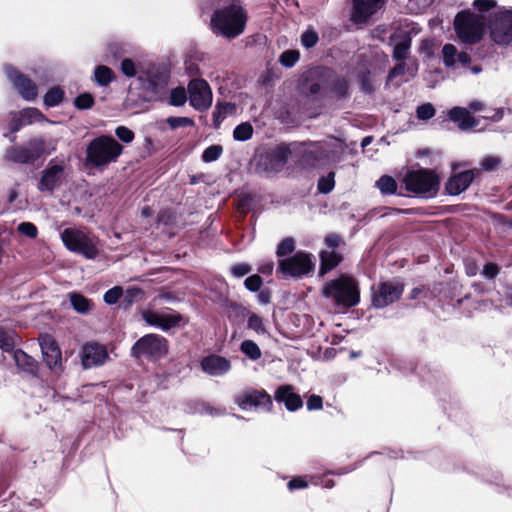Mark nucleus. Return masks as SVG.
Masks as SVG:
<instances>
[{
    "label": "nucleus",
    "mask_w": 512,
    "mask_h": 512,
    "mask_svg": "<svg viewBox=\"0 0 512 512\" xmlns=\"http://www.w3.org/2000/svg\"><path fill=\"white\" fill-rule=\"evenodd\" d=\"M327 157V151L323 144L293 142L290 144H281L269 150L259 161V168L268 175L280 172L290 158H296V161L303 165L314 166L315 163Z\"/></svg>",
    "instance_id": "obj_1"
},
{
    "label": "nucleus",
    "mask_w": 512,
    "mask_h": 512,
    "mask_svg": "<svg viewBox=\"0 0 512 512\" xmlns=\"http://www.w3.org/2000/svg\"><path fill=\"white\" fill-rule=\"evenodd\" d=\"M248 15L240 0H218L209 28L216 36L235 39L246 27Z\"/></svg>",
    "instance_id": "obj_2"
},
{
    "label": "nucleus",
    "mask_w": 512,
    "mask_h": 512,
    "mask_svg": "<svg viewBox=\"0 0 512 512\" xmlns=\"http://www.w3.org/2000/svg\"><path fill=\"white\" fill-rule=\"evenodd\" d=\"M123 146L112 136L100 135L89 142L86 148V162L94 168H104L117 161Z\"/></svg>",
    "instance_id": "obj_3"
},
{
    "label": "nucleus",
    "mask_w": 512,
    "mask_h": 512,
    "mask_svg": "<svg viewBox=\"0 0 512 512\" xmlns=\"http://www.w3.org/2000/svg\"><path fill=\"white\" fill-rule=\"evenodd\" d=\"M322 295L334 301L337 306L350 308L360 301V291L357 281L348 275L326 282L322 288Z\"/></svg>",
    "instance_id": "obj_4"
},
{
    "label": "nucleus",
    "mask_w": 512,
    "mask_h": 512,
    "mask_svg": "<svg viewBox=\"0 0 512 512\" xmlns=\"http://www.w3.org/2000/svg\"><path fill=\"white\" fill-rule=\"evenodd\" d=\"M56 148V139L33 137L23 145L8 148L5 157L15 163L31 164L44 155H50Z\"/></svg>",
    "instance_id": "obj_5"
},
{
    "label": "nucleus",
    "mask_w": 512,
    "mask_h": 512,
    "mask_svg": "<svg viewBox=\"0 0 512 512\" xmlns=\"http://www.w3.org/2000/svg\"><path fill=\"white\" fill-rule=\"evenodd\" d=\"M454 30L461 42L475 44L479 42L486 31V18L470 10L457 13L454 18Z\"/></svg>",
    "instance_id": "obj_6"
},
{
    "label": "nucleus",
    "mask_w": 512,
    "mask_h": 512,
    "mask_svg": "<svg viewBox=\"0 0 512 512\" xmlns=\"http://www.w3.org/2000/svg\"><path fill=\"white\" fill-rule=\"evenodd\" d=\"M60 237L68 250L86 259H95L99 255V240L91 233L77 228H66L60 233Z\"/></svg>",
    "instance_id": "obj_7"
},
{
    "label": "nucleus",
    "mask_w": 512,
    "mask_h": 512,
    "mask_svg": "<svg viewBox=\"0 0 512 512\" xmlns=\"http://www.w3.org/2000/svg\"><path fill=\"white\" fill-rule=\"evenodd\" d=\"M168 353V341L158 334H147L138 339L131 349V355L136 358H146L156 361Z\"/></svg>",
    "instance_id": "obj_8"
},
{
    "label": "nucleus",
    "mask_w": 512,
    "mask_h": 512,
    "mask_svg": "<svg viewBox=\"0 0 512 512\" xmlns=\"http://www.w3.org/2000/svg\"><path fill=\"white\" fill-rule=\"evenodd\" d=\"M406 189L424 198L436 195L439 188L438 176L430 170L410 172L405 177Z\"/></svg>",
    "instance_id": "obj_9"
},
{
    "label": "nucleus",
    "mask_w": 512,
    "mask_h": 512,
    "mask_svg": "<svg viewBox=\"0 0 512 512\" xmlns=\"http://www.w3.org/2000/svg\"><path fill=\"white\" fill-rule=\"evenodd\" d=\"M314 269V262L309 253L298 251L293 256L281 259L277 273L283 277L300 278L309 274Z\"/></svg>",
    "instance_id": "obj_10"
},
{
    "label": "nucleus",
    "mask_w": 512,
    "mask_h": 512,
    "mask_svg": "<svg viewBox=\"0 0 512 512\" xmlns=\"http://www.w3.org/2000/svg\"><path fill=\"white\" fill-rule=\"evenodd\" d=\"M141 316L148 325L157 327L163 331L178 327L183 320V316L180 313L169 308L162 310L146 309L142 311Z\"/></svg>",
    "instance_id": "obj_11"
},
{
    "label": "nucleus",
    "mask_w": 512,
    "mask_h": 512,
    "mask_svg": "<svg viewBox=\"0 0 512 512\" xmlns=\"http://www.w3.org/2000/svg\"><path fill=\"white\" fill-rule=\"evenodd\" d=\"M403 289V285L398 281L381 282L377 287H373V306L384 308L394 303L401 297Z\"/></svg>",
    "instance_id": "obj_12"
},
{
    "label": "nucleus",
    "mask_w": 512,
    "mask_h": 512,
    "mask_svg": "<svg viewBox=\"0 0 512 512\" xmlns=\"http://www.w3.org/2000/svg\"><path fill=\"white\" fill-rule=\"evenodd\" d=\"M138 80L143 89L157 94L167 84L168 74L165 69L151 64L140 68Z\"/></svg>",
    "instance_id": "obj_13"
},
{
    "label": "nucleus",
    "mask_w": 512,
    "mask_h": 512,
    "mask_svg": "<svg viewBox=\"0 0 512 512\" xmlns=\"http://www.w3.org/2000/svg\"><path fill=\"white\" fill-rule=\"evenodd\" d=\"M189 101L192 107L202 111L212 104V91L203 79H192L188 85Z\"/></svg>",
    "instance_id": "obj_14"
},
{
    "label": "nucleus",
    "mask_w": 512,
    "mask_h": 512,
    "mask_svg": "<svg viewBox=\"0 0 512 512\" xmlns=\"http://www.w3.org/2000/svg\"><path fill=\"white\" fill-rule=\"evenodd\" d=\"M63 179L64 164L51 160L41 173L38 189L41 192L52 193L61 185Z\"/></svg>",
    "instance_id": "obj_15"
},
{
    "label": "nucleus",
    "mask_w": 512,
    "mask_h": 512,
    "mask_svg": "<svg viewBox=\"0 0 512 512\" xmlns=\"http://www.w3.org/2000/svg\"><path fill=\"white\" fill-rule=\"evenodd\" d=\"M490 37L498 45L512 42V13L507 12L495 18L490 26Z\"/></svg>",
    "instance_id": "obj_16"
},
{
    "label": "nucleus",
    "mask_w": 512,
    "mask_h": 512,
    "mask_svg": "<svg viewBox=\"0 0 512 512\" xmlns=\"http://www.w3.org/2000/svg\"><path fill=\"white\" fill-rule=\"evenodd\" d=\"M235 402L243 410L252 407H263L269 410L272 406L270 395L264 390L256 389H247L240 392L235 397Z\"/></svg>",
    "instance_id": "obj_17"
},
{
    "label": "nucleus",
    "mask_w": 512,
    "mask_h": 512,
    "mask_svg": "<svg viewBox=\"0 0 512 512\" xmlns=\"http://www.w3.org/2000/svg\"><path fill=\"white\" fill-rule=\"evenodd\" d=\"M5 74L17 89L19 94L27 101H33L37 97V86L25 75L12 66H5Z\"/></svg>",
    "instance_id": "obj_18"
},
{
    "label": "nucleus",
    "mask_w": 512,
    "mask_h": 512,
    "mask_svg": "<svg viewBox=\"0 0 512 512\" xmlns=\"http://www.w3.org/2000/svg\"><path fill=\"white\" fill-rule=\"evenodd\" d=\"M39 344L46 365L53 371L60 369L61 351L55 339L49 334H44L39 337Z\"/></svg>",
    "instance_id": "obj_19"
},
{
    "label": "nucleus",
    "mask_w": 512,
    "mask_h": 512,
    "mask_svg": "<svg viewBox=\"0 0 512 512\" xmlns=\"http://www.w3.org/2000/svg\"><path fill=\"white\" fill-rule=\"evenodd\" d=\"M385 4V0H353L351 20L362 24L378 12Z\"/></svg>",
    "instance_id": "obj_20"
},
{
    "label": "nucleus",
    "mask_w": 512,
    "mask_h": 512,
    "mask_svg": "<svg viewBox=\"0 0 512 512\" xmlns=\"http://www.w3.org/2000/svg\"><path fill=\"white\" fill-rule=\"evenodd\" d=\"M108 353L105 346L90 342L82 348V365L84 368H91L105 363Z\"/></svg>",
    "instance_id": "obj_21"
},
{
    "label": "nucleus",
    "mask_w": 512,
    "mask_h": 512,
    "mask_svg": "<svg viewBox=\"0 0 512 512\" xmlns=\"http://www.w3.org/2000/svg\"><path fill=\"white\" fill-rule=\"evenodd\" d=\"M478 170H467L451 176L445 184V190L449 195L456 196L464 192L472 183Z\"/></svg>",
    "instance_id": "obj_22"
},
{
    "label": "nucleus",
    "mask_w": 512,
    "mask_h": 512,
    "mask_svg": "<svg viewBox=\"0 0 512 512\" xmlns=\"http://www.w3.org/2000/svg\"><path fill=\"white\" fill-rule=\"evenodd\" d=\"M202 370L210 376H223L231 370V362L219 355H208L201 361Z\"/></svg>",
    "instance_id": "obj_23"
},
{
    "label": "nucleus",
    "mask_w": 512,
    "mask_h": 512,
    "mask_svg": "<svg viewBox=\"0 0 512 512\" xmlns=\"http://www.w3.org/2000/svg\"><path fill=\"white\" fill-rule=\"evenodd\" d=\"M274 399L279 403H283L289 411H296L303 406L301 396L295 393L294 388L291 385H282L278 387L275 391Z\"/></svg>",
    "instance_id": "obj_24"
},
{
    "label": "nucleus",
    "mask_w": 512,
    "mask_h": 512,
    "mask_svg": "<svg viewBox=\"0 0 512 512\" xmlns=\"http://www.w3.org/2000/svg\"><path fill=\"white\" fill-rule=\"evenodd\" d=\"M397 64L388 74V80L392 81L394 78L398 76H407L405 81L416 76L418 71V62L415 59H409L408 62L406 60H396Z\"/></svg>",
    "instance_id": "obj_25"
},
{
    "label": "nucleus",
    "mask_w": 512,
    "mask_h": 512,
    "mask_svg": "<svg viewBox=\"0 0 512 512\" xmlns=\"http://www.w3.org/2000/svg\"><path fill=\"white\" fill-rule=\"evenodd\" d=\"M449 119L458 124L461 130H468L476 127L477 121L469 111L463 107H454L448 112Z\"/></svg>",
    "instance_id": "obj_26"
},
{
    "label": "nucleus",
    "mask_w": 512,
    "mask_h": 512,
    "mask_svg": "<svg viewBox=\"0 0 512 512\" xmlns=\"http://www.w3.org/2000/svg\"><path fill=\"white\" fill-rule=\"evenodd\" d=\"M320 274L324 275L335 268L342 260V255L337 250L326 249L320 253Z\"/></svg>",
    "instance_id": "obj_27"
},
{
    "label": "nucleus",
    "mask_w": 512,
    "mask_h": 512,
    "mask_svg": "<svg viewBox=\"0 0 512 512\" xmlns=\"http://www.w3.org/2000/svg\"><path fill=\"white\" fill-rule=\"evenodd\" d=\"M13 359L16 363V365L26 371V372H33L36 368V362L35 360L29 356L27 353H25L21 349L14 350L13 352Z\"/></svg>",
    "instance_id": "obj_28"
},
{
    "label": "nucleus",
    "mask_w": 512,
    "mask_h": 512,
    "mask_svg": "<svg viewBox=\"0 0 512 512\" xmlns=\"http://www.w3.org/2000/svg\"><path fill=\"white\" fill-rule=\"evenodd\" d=\"M411 48V38L408 35H404L394 45L393 59L394 60H406L408 59Z\"/></svg>",
    "instance_id": "obj_29"
},
{
    "label": "nucleus",
    "mask_w": 512,
    "mask_h": 512,
    "mask_svg": "<svg viewBox=\"0 0 512 512\" xmlns=\"http://www.w3.org/2000/svg\"><path fill=\"white\" fill-rule=\"evenodd\" d=\"M18 336L14 331L0 329V349L3 352L11 353L15 350Z\"/></svg>",
    "instance_id": "obj_30"
},
{
    "label": "nucleus",
    "mask_w": 512,
    "mask_h": 512,
    "mask_svg": "<svg viewBox=\"0 0 512 512\" xmlns=\"http://www.w3.org/2000/svg\"><path fill=\"white\" fill-rule=\"evenodd\" d=\"M21 116V121L24 122L25 126L31 125L33 123L47 121L45 116L42 114L40 110L37 108L29 107L21 110L19 112Z\"/></svg>",
    "instance_id": "obj_31"
},
{
    "label": "nucleus",
    "mask_w": 512,
    "mask_h": 512,
    "mask_svg": "<svg viewBox=\"0 0 512 512\" xmlns=\"http://www.w3.org/2000/svg\"><path fill=\"white\" fill-rule=\"evenodd\" d=\"M113 79L114 74L109 67L105 65H99L95 68L94 80L99 86H107L113 81Z\"/></svg>",
    "instance_id": "obj_32"
},
{
    "label": "nucleus",
    "mask_w": 512,
    "mask_h": 512,
    "mask_svg": "<svg viewBox=\"0 0 512 512\" xmlns=\"http://www.w3.org/2000/svg\"><path fill=\"white\" fill-rule=\"evenodd\" d=\"M240 350L253 361L258 360L262 355L259 346L252 340H244L240 345Z\"/></svg>",
    "instance_id": "obj_33"
},
{
    "label": "nucleus",
    "mask_w": 512,
    "mask_h": 512,
    "mask_svg": "<svg viewBox=\"0 0 512 512\" xmlns=\"http://www.w3.org/2000/svg\"><path fill=\"white\" fill-rule=\"evenodd\" d=\"M253 131L249 122H243L234 128L233 137L236 141H247L252 137Z\"/></svg>",
    "instance_id": "obj_34"
},
{
    "label": "nucleus",
    "mask_w": 512,
    "mask_h": 512,
    "mask_svg": "<svg viewBox=\"0 0 512 512\" xmlns=\"http://www.w3.org/2000/svg\"><path fill=\"white\" fill-rule=\"evenodd\" d=\"M376 186L382 194H394L397 190V183L391 176L384 175L376 182Z\"/></svg>",
    "instance_id": "obj_35"
},
{
    "label": "nucleus",
    "mask_w": 512,
    "mask_h": 512,
    "mask_svg": "<svg viewBox=\"0 0 512 512\" xmlns=\"http://www.w3.org/2000/svg\"><path fill=\"white\" fill-rule=\"evenodd\" d=\"M70 302L72 307L79 313H86L90 309V301L81 294L71 293Z\"/></svg>",
    "instance_id": "obj_36"
},
{
    "label": "nucleus",
    "mask_w": 512,
    "mask_h": 512,
    "mask_svg": "<svg viewBox=\"0 0 512 512\" xmlns=\"http://www.w3.org/2000/svg\"><path fill=\"white\" fill-rule=\"evenodd\" d=\"M63 97L64 92L60 88H51L44 96V104L48 107H55L62 102Z\"/></svg>",
    "instance_id": "obj_37"
},
{
    "label": "nucleus",
    "mask_w": 512,
    "mask_h": 512,
    "mask_svg": "<svg viewBox=\"0 0 512 512\" xmlns=\"http://www.w3.org/2000/svg\"><path fill=\"white\" fill-rule=\"evenodd\" d=\"M443 63L446 67H454L457 62V49L453 44H445L442 48Z\"/></svg>",
    "instance_id": "obj_38"
},
{
    "label": "nucleus",
    "mask_w": 512,
    "mask_h": 512,
    "mask_svg": "<svg viewBox=\"0 0 512 512\" xmlns=\"http://www.w3.org/2000/svg\"><path fill=\"white\" fill-rule=\"evenodd\" d=\"M299 57V51L286 50L280 55L279 62L282 66L290 68L296 64V62L299 60Z\"/></svg>",
    "instance_id": "obj_39"
},
{
    "label": "nucleus",
    "mask_w": 512,
    "mask_h": 512,
    "mask_svg": "<svg viewBox=\"0 0 512 512\" xmlns=\"http://www.w3.org/2000/svg\"><path fill=\"white\" fill-rule=\"evenodd\" d=\"M187 101V93L183 87L171 90L169 103L173 106H182Z\"/></svg>",
    "instance_id": "obj_40"
},
{
    "label": "nucleus",
    "mask_w": 512,
    "mask_h": 512,
    "mask_svg": "<svg viewBox=\"0 0 512 512\" xmlns=\"http://www.w3.org/2000/svg\"><path fill=\"white\" fill-rule=\"evenodd\" d=\"M223 149L220 145H211L206 148L202 154V160L206 163L216 161L222 154Z\"/></svg>",
    "instance_id": "obj_41"
},
{
    "label": "nucleus",
    "mask_w": 512,
    "mask_h": 512,
    "mask_svg": "<svg viewBox=\"0 0 512 512\" xmlns=\"http://www.w3.org/2000/svg\"><path fill=\"white\" fill-rule=\"evenodd\" d=\"M295 248L294 239L291 237H287L283 239L277 246L276 254L278 257L286 256L293 252Z\"/></svg>",
    "instance_id": "obj_42"
},
{
    "label": "nucleus",
    "mask_w": 512,
    "mask_h": 512,
    "mask_svg": "<svg viewBox=\"0 0 512 512\" xmlns=\"http://www.w3.org/2000/svg\"><path fill=\"white\" fill-rule=\"evenodd\" d=\"M334 176H335V174L333 172H330L327 176L319 179V181H318L319 192L327 194L333 190L334 184H335Z\"/></svg>",
    "instance_id": "obj_43"
},
{
    "label": "nucleus",
    "mask_w": 512,
    "mask_h": 512,
    "mask_svg": "<svg viewBox=\"0 0 512 512\" xmlns=\"http://www.w3.org/2000/svg\"><path fill=\"white\" fill-rule=\"evenodd\" d=\"M318 40V34L313 29H307L301 36V43L307 49L314 47Z\"/></svg>",
    "instance_id": "obj_44"
},
{
    "label": "nucleus",
    "mask_w": 512,
    "mask_h": 512,
    "mask_svg": "<svg viewBox=\"0 0 512 512\" xmlns=\"http://www.w3.org/2000/svg\"><path fill=\"white\" fill-rule=\"evenodd\" d=\"M501 164V159L498 156L487 155L481 162V169L487 172L495 170Z\"/></svg>",
    "instance_id": "obj_45"
},
{
    "label": "nucleus",
    "mask_w": 512,
    "mask_h": 512,
    "mask_svg": "<svg viewBox=\"0 0 512 512\" xmlns=\"http://www.w3.org/2000/svg\"><path fill=\"white\" fill-rule=\"evenodd\" d=\"M332 91L339 97L344 98L348 95L349 85L344 78H337L332 85Z\"/></svg>",
    "instance_id": "obj_46"
},
{
    "label": "nucleus",
    "mask_w": 512,
    "mask_h": 512,
    "mask_svg": "<svg viewBox=\"0 0 512 512\" xmlns=\"http://www.w3.org/2000/svg\"><path fill=\"white\" fill-rule=\"evenodd\" d=\"M17 230L20 234L34 239L38 235L37 227L31 222H22L18 225Z\"/></svg>",
    "instance_id": "obj_47"
},
{
    "label": "nucleus",
    "mask_w": 512,
    "mask_h": 512,
    "mask_svg": "<svg viewBox=\"0 0 512 512\" xmlns=\"http://www.w3.org/2000/svg\"><path fill=\"white\" fill-rule=\"evenodd\" d=\"M139 69L136 68L135 63L131 59H124L121 62V71L127 77L137 76L139 79Z\"/></svg>",
    "instance_id": "obj_48"
},
{
    "label": "nucleus",
    "mask_w": 512,
    "mask_h": 512,
    "mask_svg": "<svg viewBox=\"0 0 512 512\" xmlns=\"http://www.w3.org/2000/svg\"><path fill=\"white\" fill-rule=\"evenodd\" d=\"M167 123L171 129H177L180 127L193 126L194 121L189 117H169Z\"/></svg>",
    "instance_id": "obj_49"
},
{
    "label": "nucleus",
    "mask_w": 512,
    "mask_h": 512,
    "mask_svg": "<svg viewBox=\"0 0 512 512\" xmlns=\"http://www.w3.org/2000/svg\"><path fill=\"white\" fill-rule=\"evenodd\" d=\"M74 104L78 109H89L94 104V98L89 93H83L75 98Z\"/></svg>",
    "instance_id": "obj_50"
},
{
    "label": "nucleus",
    "mask_w": 512,
    "mask_h": 512,
    "mask_svg": "<svg viewBox=\"0 0 512 512\" xmlns=\"http://www.w3.org/2000/svg\"><path fill=\"white\" fill-rule=\"evenodd\" d=\"M248 328L254 330L258 334H264L266 332L262 318L256 314H251L249 316Z\"/></svg>",
    "instance_id": "obj_51"
},
{
    "label": "nucleus",
    "mask_w": 512,
    "mask_h": 512,
    "mask_svg": "<svg viewBox=\"0 0 512 512\" xmlns=\"http://www.w3.org/2000/svg\"><path fill=\"white\" fill-rule=\"evenodd\" d=\"M417 117L421 120H428L435 115V109L432 104L425 103L417 108Z\"/></svg>",
    "instance_id": "obj_52"
},
{
    "label": "nucleus",
    "mask_w": 512,
    "mask_h": 512,
    "mask_svg": "<svg viewBox=\"0 0 512 512\" xmlns=\"http://www.w3.org/2000/svg\"><path fill=\"white\" fill-rule=\"evenodd\" d=\"M122 294L123 291L121 287H113L104 294V301L109 305L115 304L118 302Z\"/></svg>",
    "instance_id": "obj_53"
},
{
    "label": "nucleus",
    "mask_w": 512,
    "mask_h": 512,
    "mask_svg": "<svg viewBox=\"0 0 512 512\" xmlns=\"http://www.w3.org/2000/svg\"><path fill=\"white\" fill-rule=\"evenodd\" d=\"M115 134L124 143H131L134 140V132L125 126L117 127Z\"/></svg>",
    "instance_id": "obj_54"
},
{
    "label": "nucleus",
    "mask_w": 512,
    "mask_h": 512,
    "mask_svg": "<svg viewBox=\"0 0 512 512\" xmlns=\"http://www.w3.org/2000/svg\"><path fill=\"white\" fill-rule=\"evenodd\" d=\"M262 284L263 280L257 274L247 277L246 280L244 281L245 287L252 292L258 291L261 288Z\"/></svg>",
    "instance_id": "obj_55"
},
{
    "label": "nucleus",
    "mask_w": 512,
    "mask_h": 512,
    "mask_svg": "<svg viewBox=\"0 0 512 512\" xmlns=\"http://www.w3.org/2000/svg\"><path fill=\"white\" fill-rule=\"evenodd\" d=\"M342 238L335 233L328 234L325 237V245L327 249L337 250L340 246H343Z\"/></svg>",
    "instance_id": "obj_56"
},
{
    "label": "nucleus",
    "mask_w": 512,
    "mask_h": 512,
    "mask_svg": "<svg viewBox=\"0 0 512 512\" xmlns=\"http://www.w3.org/2000/svg\"><path fill=\"white\" fill-rule=\"evenodd\" d=\"M358 81L363 92L371 93L374 90V87L370 81V73L368 71L359 74Z\"/></svg>",
    "instance_id": "obj_57"
},
{
    "label": "nucleus",
    "mask_w": 512,
    "mask_h": 512,
    "mask_svg": "<svg viewBox=\"0 0 512 512\" xmlns=\"http://www.w3.org/2000/svg\"><path fill=\"white\" fill-rule=\"evenodd\" d=\"M252 270L251 266L247 263H238L231 267V273L236 278H241Z\"/></svg>",
    "instance_id": "obj_58"
},
{
    "label": "nucleus",
    "mask_w": 512,
    "mask_h": 512,
    "mask_svg": "<svg viewBox=\"0 0 512 512\" xmlns=\"http://www.w3.org/2000/svg\"><path fill=\"white\" fill-rule=\"evenodd\" d=\"M495 6V0H474L473 2V7L481 12H487Z\"/></svg>",
    "instance_id": "obj_59"
},
{
    "label": "nucleus",
    "mask_w": 512,
    "mask_h": 512,
    "mask_svg": "<svg viewBox=\"0 0 512 512\" xmlns=\"http://www.w3.org/2000/svg\"><path fill=\"white\" fill-rule=\"evenodd\" d=\"M143 295V291L139 288H129L125 293V300L127 305H131L133 301L139 300Z\"/></svg>",
    "instance_id": "obj_60"
},
{
    "label": "nucleus",
    "mask_w": 512,
    "mask_h": 512,
    "mask_svg": "<svg viewBox=\"0 0 512 512\" xmlns=\"http://www.w3.org/2000/svg\"><path fill=\"white\" fill-rule=\"evenodd\" d=\"M498 273H499V267L494 263L485 264V266L483 267V270L481 272V274L488 279L495 278L498 275Z\"/></svg>",
    "instance_id": "obj_61"
},
{
    "label": "nucleus",
    "mask_w": 512,
    "mask_h": 512,
    "mask_svg": "<svg viewBox=\"0 0 512 512\" xmlns=\"http://www.w3.org/2000/svg\"><path fill=\"white\" fill-rule=\"evenodd\" d=\"M306 406L309 411L320 410L323 406L322 397L318 395H311L307 400Z\"/></svg>",
    "instance_id": "obj_62"
},
{
    "label": "nucleus",
    "mask_w": 512,
    "mask_h": 512,
    "mask_svg": "<svg viewBox=\"0 0 512 512\" xmlns=\"http://www.w3.org/2000/svg\"><path fill=\"white\" fill-rule=\"evenodd\" d=\"M308 487L307 481L302 477H295L288 482V488L290 491L296 489H303Z\"/></svg>",
    "instance_id": "obj_63"
},
{
    "label": "nucleus",
    "mask_w": 512,
    "mask_h": 512,
    "mask_svg": "<svg viewBox=\"0 0 512 512\" xmlns=\"http://www.w3.org/2000/svg\"><path fill=\"white\" fill-rule=\"evenodd\" d=\"M24 126L25 124L21 121L19 113L15 114L9 122V129L12 133L18 132Z\"/></svg>",
    "instance_id": "obj_64"
}]
</instances>
